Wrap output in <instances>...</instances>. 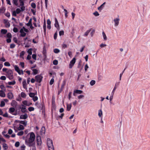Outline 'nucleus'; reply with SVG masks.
I'll return each instance as SVG.
<instances>
[{
  "mask_svg": "<svg viewBox=\"0 0 150 150\" xmlns=\"http://www.w3.org/2000/svg\"><path fill=\"white\" fill-rule=\"evenodd\" d=\"M28 117V115L26 114H25L24 115H21L20 117V119H26Z\"/></svg>",
  "mask_w": 150,
  "mask_h": 150,
  "instance_id": "11",
  "label": "nucleus"
},
{
  "mask_svg": "<svg viewBox=\"0 0 150 150\" xmlns=\"http://www.w3.org/2000/svg\"><path fill=\"white\" fill-rule=\"evenodd\" d=\"M24 134V132H23V131H20V132H18L17 135L18 136H22V135H23Z\"/></svg>",
  "mask_w": 150,
  "mask_h": 150,
  "instance_id": "42",
  "label": "nucleus"
},
{
  "mask_svg": "<svg viewBox=\"0 0 150 150\" xmlns=\"http://www.w3.org/2000/svg\"><path fill=\"white\" fill-rule=\"evenodd\" d=\"M105 2H104L103 4H102L99 7L98 9L100 11L103 8L104 6V5L105 4Z\"/></svg>",
  "mask_w": 150,
  "mask_h": 150,
  "instance_id": "17",
  "label": "nucleus"
},
{
  "mask_svg": "<svg viewBox=\"0 0 150 150\" xmlns=\"http://www.w3.org/2000/svg\"><path fill=\"white\" fill-rule=\"evenodd\" d=\"M22 84L23 88L25 89H27L26 80H24L23 81Z\"/></svg>",
  "mask_w": 150,
  "mask_h": 150,
  "instance_id": "19",
  "label": "nucleus"
},
{
  "mask_svg": "<svg viewBox=\"0 0 150 150\" xmlns=\"http://www.w3.org/2000/svg\"><path fill=\"white\" fill-rule=\"evenodd\" d=\"M35 140L30 138L28 139H26L25 140V144L29 147H31L32 146H34L35 145V143L33 142Z\"/></svg>",
  "mask_w": 150,
  "mask_h": 150,
  "instance_id": "1",
  "label": "nucleus"
},
{
  "mask_svg": "<svg viewBox=\"0 0 150 150\" xmlns=\"http://www.w3.org/2000/svg\"><path fill=\"white\" fill-rule=\"evenodd\" d=\"M0 88L4 90H6V88L3 85H1L0 86Z\"/></svg>",
  "mask_w": 150,
  "mask_h": 150,
  "instance_id": "55",
  "label": "nucleus"
},
{
  "mask_svg": "<svg viewBox=\"0 0 150 150\" xmlns=\"http://www.w3.org/2000/svg\"><path fill=\"white\" fill-rule=\"evenodd\" d=\"M66 80H65L63 81L62 82V84L61 86V89H63L64 88V86H65L66 84Z\"/></svg>",
  "mask_w": 150,
  "mask_h": 150,
  "instance_id": "25",
  "label": "nucleus"
},
{
  "mask_svg": "<svg viewBox=\"0 0 150 150\" xmlns=\"http://www.w3.org/2000/svg\"><path fill=\"white\" fill-rule=\"evenodd\" d=\"M31 7L33 8H36V5L34 3H32L31 4Z\"/></svg>",
  "mask_w": 150,
  "mask_h": 150,
  "instance_id": "49",
  "label": "nucleus"
},
{
  "mask_svg": "<svg viewBox=\"0 0 150 150\" xmlns=\"http://www.w3.org/2000/svg\"><path fill=\"white\" fill-rule=\"evenodd\" d=\"M54 77V76H53V78L52 79H51L50 81V85H52L54 83V80L53 78Z\"/></svg>",
  "mask_w": 150,
  "mask_h": 150,
  "instance_id": "34",
  "label": "nucleus"
},
{
  "mask_svg": "<svg viewBox=\"0 0 150 150\" xmlns=\"http://www.w3.org/2000/svg\"><path fill=\"white\" fill-rule=\"evenodd\" d=\"M33 72V75H35L38 73V70L36 69H32Z\"/></svg>",
  "mask_w": 150,
  "mask_h": 150,
  "instance_id": "22",
  "label": "nucleus"
},
{
  "mask_svg": "<svg viewBox=\"0 0 150 150\" xmlns=\"http://www.w3.org/2000/svg\"><path fill=\"white\" fill-rule=\"evenodd\" d=\"M20 65L22 67V68H24V63L23 62H21L20 64Z\"/></svg>",
  "mask_w": 150,
  "mask_h": 150,
  "instance_id": "59",
  "label": "nucleus"
},
{
  "mask_svg": "<svg viewBox=\"0 0 150 150\" xmlns=\"http://www.w3.org/2000/svg\"><path fill=\"white\" fill-rule=\"evenodd\" d=\"M54 52L55 53H57L60 52V50L58 49H55L54 50Z\"/></svg>",
  "mask_w": 150,
  "mask_h": 150,
  "instance_id": "41",
  "label": "nucleus"
},
{
  "mask_svg": "<svg viewBox=\"0 0 150 150\" xmlns=\"http://www.w3.org/2000/svg\"><path fill=\"white\" fill-rule=\"evenodd\" d=\"M96 83V81L94 80H91L90 82V84L92 86L94 85Z\"/></svg>",
  "mask_w": 150,
  "mask_h": 150,
  "instance_id": "37",
  "label": "nucleus"
},
{
  "mask_svg": "<svg viewBox=\"0 0 150 150\" xmlns=\"http://www.w3.org/2000/svg\"><path fill=\"white\" fill-rule=\"evenodd\" d=\"M6 37L8 38H11L12 35L10 33H8L6 35Z\"/></svg>",
  "mask_w": 150,
  "mask_h": 150,
  "instance_id": "48",
  "label": "nucleus"
},
{
  "mask_svg": "<svg viewBox=\"0 0 150 150\" xmlns=\"http://www.w3.org/2000/svg\"><path fill=\"white\" fill-rule=\"evenodd\" d=\"M64 11L65 12V16L66 18H67V17L68 16V15H67L68 12L67 11L66 9H64Z\"/></svg>",
  "mask_w": 150,
  "mask_h": 150,
  "instance_id": "58",
  "label": "nucleus"
},
{
  "mask_svg": "<svg viewBox=\"0 0 150 150\" xmlns=\"http://www.w3.org/2000/svg\"><path fill=\"white\" fill-rule=\"evenodd\" d=\"M28 110L29 111L31 112L34 110V108L33 107H30L28 108Z\"/></svg>",
  "mask_w": 150,
  "mask_h": 150,
  "instance_id": "45",
  "label": "nucleus"
},
{
  "mask_svg": "<svg viewBox=\"0 0 150 150\" xmlns=\"http://www.w3.org/2000/svg\"><path fill=\"white\" fill-rule=\"evenodd\" d=\"M29 96L30 97L33 98L35 96V94L33 93H30L29 94Z\"/></svg>",
  "mask_w": 150,
  "mask_h": 150,
  "instance_id": "44",
  "label": "nucleus"
},
{
  "mask_svg": "<svg viewBox=\"0 0 150 150\" xmlns=\"http://www.w3.org/2000/svg\"><path fill=\"white\" fill-rule=\"evenodd\" d=\"M0 96L3 97L5 96V94L2 90H0Z\"/></svg>",
  "mask_w": 150,
  "mask_h": 150,
  "instance_id": "21",
  "label": "nucleus"
},
{
  "mask_svg": "<svg viewBox=\"0 0 150 150\" xmlns=\"http://www.w3.org/2000/svg\"><path fill=\"white\" fill-rule=\"evenodd\" d=\"M91 29H90L89 30H87L84 33L83 35V36H87L88 35L89 33L90 32L91 30Z\"/></svg>",
  "mask_w": 150,
  "mask_h": 150,
  "instance_id": "23",
  "label": "nucleus"
},
{
  "mask_svg": "<svg viewBox=\"0 0 150 150\" xmlns=\"http://www.w3.org/2000/svg\"><path fill=\"white\" fill-rule=\"evenodd\" d=\"M32 19L31 18L29 20L28 22L26 24V25L28 26H29L30 25H32Z\"/></svg>",
  "mask_w": 150,
  "mask_h": 150,
  "instance_id": "30",
  "label": "nucleus"
},
{
  "mask_svg": "<svg viewBox=\"0 0 150 150\" xmlns=\"http://www.w3.org/2000/svg\"><path fill=\"white\" fill-rule=\"evenodd\" d=\"M15 111V109L13 107H11L9 108L8 112L9 113L14 115H16V114H13V113Z\"/></svg>",
  "mask_w": 150,
  "mask_h": 150,
  "instance_id": "8",
  "label": "nucleus"
},
{
  "mask_svg": "<svg viewBox=\"0 0 150 150\" xmlns=\"http://www.w3.org/2000/svg\"><path fill=\"white\" fill-rule=\"evenodd\" d=\"M98 115L100 117H101L103 115V112L101 109L98 110Z\"/></svg>",
  "mask_w": 150,
  "mask_h": 150,
  "instance_id": "27",
  "label": "nucleus"
},
{
  "mask_svg": "<svg viewBox=\"0 0 150 150\" xmlns=\"http://www.w3.org/2000/svg\"><path fill=\"white\" fill-rule=\"evenodd\" d=\"M7 97L9 99H12L13 97V93L11 92L8 93L7 94Z\"/></svg>",
  "mask_w": 150,
  "mask_h": 150,
  "instance_id": "14",
  "label": "nucleus"
},
{
  "mask_svg": "<svg viewBox=\"0 0 150 150\" xmlns=\"http://www.w3.org/2000/svg\"><path fill=\"white\" fill-rule=\"evenodd\" d=\"M20 145V143L19 142H16L15 144V146L16 147H18Z\"/></svg>",
  "mask_w": 150,
  "mask_h": 150,
  "instance_id": "53",
  "label": "nucleus"
},
{
  "mask_svg": "<svg viewBox=\"0 0 150 150\" xmlns=\"http://www.w3.org/2000/svg\"><path fill=\"white\" fill-rule=\"evenodd\" d=\"M1 33L2 34H6L7 32V30L6 29H2L1 30Z\"/></svg>",
  "mask_w": 150,
  "mask_h": 150,
  "instance_id": "28",
  "label": "nucleus"
},
{
  "mask_svg": "<svg viewBox=\"0 0 150 150\" xmlns=\"http://www.w3.org/2000/svg\"><path fill=\"white\" fill-rule=\"evenodd\" d=\"M20 6H23L24 5V3L23 0H19Z\"/></svg>",
  "mask_w": 150,
  "mask_h": 150,
  "instance_id": "47",
  "label": "nucleus"
},
{
  "mask_svg": "<svg viewBox=\"0 0 150 150\" xmlns=\"http://www.w3.org/2000/svg\"><path fill=\"white\" fill-rule=\"evenodd\" d=\"M14 68L15 71H16L17 72H18L19 70H20L18 66L16 65H15L14 66Z\"/></svg>",
  "mask_w": 150,
  "mask_h": 150,
  "instance_id": "32",
  "label": "nucleus"
},
{
  "mask_svg": "<svg viewBox=\"0 0 150 150\" xmlns=\"http://www.w3.org/2000/svg\"><path fill=\"white\" fill-rule=\"evenodd\" d=\"M21 96L23 98H25L26 96V94L23 92H22L21 93Z\"/></svg>",
  "mask_w": 150,
  "mask_h": 150,
  "instance_id": "39",
  "label": "nucleus"
},
{
  "mask_svg": "<svg viewBox=\"0 0 150 150\" xmlns=\"http://www.w3.org/2000/svg\"><path fill=\"white\" fill-rule=\"evenodd\" d=\"M7 76L10 80H11L13 78V72L10 69L8 70L7 72Z\"/></svg>",
  "mask_w": 150,
  "mask_h": 150,
  "instance_id": "3",
  "label": "nucleus"
},
{
  "mask_svg": "<svg viewBox=\"0 0 150 150\" xmlns=\"http://www.w3.org/2000/svg\"><path fill=\"white\" fill-rule=\"evenodd\" d=\"M24 129V128L23 126L21 125H20L19 126V127L18 128V129L19 130H23Z\"/></svg>",
  "mask_w": 150,
  "mask_h": 150,
  "instance_id": "24",
  "label": "nucleus"
},
{
  "mask_svg": "<svg viewBox=\"0 0 150 150\" xmlns=\"http://www.w3.org/2000/svg\"><path fill=\"white\" fill-rule=\"evenodd\" d=\"M43 54L44 55V56L45 57H46V51L45 49H44L43 51Z\"/></svg>",
  "mask_w": 150,
  "mask_h": 150,
  "instance_id": "60",
  "label": "nucleus"
},
{
  "mask_svg": "<svg viewBox=\"0 0 150 150\" xmlns=\"http://www.w3.org/2000/svg\"><path fill=\"white\" fill-rule=\"evenodd\" d=\"M76 61V59L75 58H73L71 61L70 62L69 64V68L71 69L72 68L75 64Z\"/></svg>",
  "mask_w": 150,
  "mask_h": 150,
  "instance_id": "6",
  "label": "nucleus"
},
{
  "mask_svg": "<svg viewBox=\"0 0 150 150\" xmlns=\"http://www.w3.org/2000/svg\"><path fill=\"white\" fill-rule=\"evenodd\" d=\"M26 106H29L30 105H28V102L27 100H24L22 102Z\"/></svg>",
  "mask_w": 150,
  "mask_h": 150,
  "instance_id": "38",
  "label": "nucleus"
},
{
  "mask_svg": "<svg viewBox=\"0 0 150 150\" xmlns=\"http://www.w3.org/2000/svg\"><path fill=\"white\" fill-rule=\"evenodd\" d=\"M20 33H21L20 36L22 37H24L26 35V33L23 31V28H21L20 30Z\"/></svg>",
  "mask_w": 150,
  "mask_h": 150,
  "instance_id": "9",
  "label": "nucleus"
},
{
  "mask_svg": "<svg viewBox=\"0 0 150 150\" xmlns=\"http://www.w3.org/2000/svg\"><path fill=\"white\" fill-rule=\"evenodd\" d=\"M5 105V103L3 101H1V102L0 106L1 107H3Z\"/></svg>",
  "mask_w": 150,
  "mask_h": 150,
  "instance_id": "43",
  "label": "nucleus"
},
{
  "mask_svg": "<svg viewBox=\"0 0 150 150\" xmlns=\"http://www.w3.org/2000/svg\"><path fill=\"white\" fill-rule=\"evenodd\" d=\"M58 63V61L57 60H54L53 61V63L54 65H56Z\"/></svg>",
  "mask_w": 150,
  "mask_h": 150,
  "instance_id": "54",
  "label": "nucleus"
},
{
  "mask_svg": "<svg viewBox=\"0 0 150 150\" xmlns=\"http://www.w3.org/2000/svg\"><path fill=\"white\" fill-rule=\"evenodd\" d=\"M93 14L96 16H98L99 15V14L97 11H96L93 13Z\"/></svg>",
  "mask_w": 150,
  "mask_h": 150,
  "instance_id": "52",
  "label": "nucleus"
},
{
  "mask_svg": "<svg viewBox=\"0 0 150 150\" xmlns=\"http://www.w3.org/2000/svg\"><path fill=\"white\" fill-rule=\"evenodd\" d=\"M120 19L119 18H117L114 19L113 21L115 23V26H117L119 24Z\"/></svg>",
  "mask_w": 150,
  "mask_h": 150,
  "instance_id": "10",
  "label": "nucleus"
},
{
  "mask_svg": "<svg viewBox=\"0 0 150 150\" xmlns=\"http://www.w3.org/2000/svg\"><path fill=\"white\" fill-rule=\"evenodd\" d=\"M5 9L4 7H2L0 8V13H3L4 12Z\"/></svg>",
  "mask_w": 150,
  "mask_h": 150,
  "instance_id": "35",
  "label": "nucleus"
},
{
  "mask_svg": "<svg viewBox=\"0 0 150 150\" xmlns=\"http://www.w3.org/2000/svg\"><path fill=\"white\" fill-rule=\"evenodd\" d=\"M18 121L20 123L22 124L25 126H26L27 124V122L25 120H18Z\"/></svg>",
  "mask_w": 150,
  "mask_h": 150,
  "instance_id": "18",
  "label": "nucleus"
},
{
  "mask_svg": "<svg viewBox=\"0 0 150 150\" xmlns=\"http://www.w3.org/2000/svg\"><path fill=\"white\" fill-rule=\"evenodd\" d=\"M8 83L9 85H14L15 84L16 81H12L9 82H8Z\"/></svg>",
  "mask_w": 150,
  "mask_h": 150,
  "instance_id": "33",
  "label": "nucleus"
},
{
  "mask_svg": "<svg viewBox=\"0 0 150 150\" xmlns=\"http://www.w3.org/2000/svg\"><path fill=\"white\" fill-rule=\"evenodd\" d=\"M38 107L40 108L42 110H43L45 109V104L44 103H41L38 104Z\"/></svg>",
  "mask_w": 150,
  "mask_h": 150,
  "instance_id": "13",
  "label": "nucleus"
},
{
  "mask_svg": "<svg viewBox=\"0 0 150 150\" xmlns=\"http://www.w3.org/2000/svg\"><path fill=\"white\" fill-rule=\"evenodd\" d=\"M13 31L15 33H17L18 31V28L16 27H14L13 29Z\"/></svg>",
  "mask_w": 150,
  "mask_h": 150,
  "instance_id": "64",
  "label": "nucleus"
},
{
  "mask_svg": "<svg viewBox=\"0 0 150 150\" xmlns=\"http://www.w3.org/2000/svg\"><path fill=\"white\" fill-rule=\"evenodd\" d=\"M116 84L115 85V86H114V87L112 90V94H113V95H114V92H115V90L117 88V87L116 86Z\"/></svg>",
  "mask_w": 150,
  "mask_h": 150,
  "instance_id": "46",
  "label": "nucleus"
},
{
  "mask_svg": "<svg viewBox=\"0 0 150 150\" xmlns=\"http://www.w3.org/2000/svg\"><path fill=\"white\" fill-rule=\"evenodd\" d=\"M102 35L104 39L105 40H107V38L105 33L104 32H102Z\"/></svg>",
  "mask_w": 150,
  "mask_h": 150,
  "instance_id": "31",
  "label": "nucleus"
},
{
  "mask_svg": "<svg viewBox=\"0 0 150 150\" xmlns=\"http://www.w3.org/2000/svg\"><path fill=\"white\" fill-rule=\"evenodd\" d=\"M32 49L30 48L27 51L28 53L30 55H31L32 54Z\"/></svg>",
  "mask_w": 150,
  "mask_h": 150,
  "instance_id": "36",
  "label": "nucleus"
},
{
  "mask_svg": "<svg viewBox=\"0 0 150 150\" xmlns=\"http://www.w3.org/2000/svg\"><path fill=\"white\" fill-rule=\"evenodd\" d=\"M22 106H23V107H22V108L20 107V108L21 109V110L22 112L25 113L27 111L26 109L25 108V107L24 106V105H22Z\"/></svg>",
  "mask_w": 150,
  "mask_h": 150,
  "instance_id": "15",
  "label": "nucleus"
},
{
  "mask_svg": "<svg viewBox=\"0 0 150 150\" xmlns=\"http://www.w3.org/2000/svg\"><path fill=\"white\" fill-rule=\"evenodd\" d=\"M71 107V104H67V110L68 111H70Z\"/></svg>",
  "mask_w": 150,
  "mask_h": 150,
  "instance_id": "20",
  "label": "nucleus"
},
{
  "mask_svg": "<svg viewBox=\"0 0 150 150\" xmlns=\"http://www.w3.org/2000/svg\"><path fill=\"white\" fill-rule=\"evenodd\" d=\"M45 127L44 126H43L41 128L40 133L41 135H42L43 134H44L45 133Z\"/></svg>",
  "mask_w": 150,
  "mask_h": 150,
  "instance_id": "12",
  "label": "nucleus"
},
{
  "mask_svg": "<svg viewBox=\"0 0 150 150\" xmlns=\"http://www.w3.org/2000/svg\"><path fill=\"white\" fill-rule=\"evenodd\" d=\"M72 95V92H69L68 94V98L69 100H70L71 98V96Z\"/></svg>",
  "mask_w": 150,
  "mask_h": 150,
  "instance_id": "61",
  "label": "nucleus"
},
{
  "mask_svg": "<svg viewBox=\"0 0 150 150\" xmlns=\"http://www.w3.org/2000/svg\"><path fill=\"white\" fill-rule=\"evenodd\" d=\"M29 138L35 140V135L33 132H32L30 133Z\"/></svg>",
  "mask_w": 150,
  "mask_h": 150,
  "instance_id": "16",
  "label": "nucleus"
},
{
  "mask_svg": "<svg viewBox=\"0 0 150 150\" xmlns=\"http://www.w3.org/2000/svg\"><path fill=\"white\" fill-rule=\"evenodd\" d=\"M43 78L41 74L37 75L35 77V81L38 83H40L41 82Z\"/></svg>",
  "mask_w": 150,
  "mask_h": 150,
  "instance_id": "4",
  "label": "nucleus"
},
{
  "mask_svg": "<svg viewBox=\"0 0 150 150\" xmlns=\"http://www.w3.org/2000/svg\"><path fill=\"white\" fill-rule=\"evenodd\" d=\"M55 23L54 24L55 27L57 28L58 30H59V27L58 21L56 18H55Z\"/></svg>",
  "mask_w": 150,
  "mask_h": 150,
  "instance_id": "7",
  "label": "nucleus"
},
{
  "mask_svg": "<svg viewBox=\"0 0 150 150\" xmlns=\"http://www.w3.org/2000/svg\"><path fill=\"white\" fill-rule=\"evenodd\" d=\"M21 11V10L19 8H17L16 10V12L17 14H19Z\"/></svg>",
  "mask_w": 150,
  "mask_h": 150,
  "instance_id": "51",
  "label": "nucleus"
},
{
  "mask_svg": "<svg viewBox=\"0 0 150 150\" xmlns=\"http://www.w3.org/2000/svg\"><path fill=\"white\" fill-rule=\"evenodd\" d=\"M4 65L6 66L9 67L10 66V64L8 62H6L4 63Z\"/></svg>",
  "mask_w": 150,
  "mask_h": 150,
  "instance_id": "50",
  "label": "nucleus"
},
{
  "mask_svg": "<svg viewBox=\"0 0 150 150\" xmlns=\"http://www.w3.org/2000/svg\"><path fill=\"white\" fill-rule=\"evenodd\" d=\"M36 142L37 146H40L41 145L42 142L41 137L38 134L36 136Z\"/></svg>",
  "mask_w": 150,
  "mask_h": 150,
  "instance_id": "5",
  "label": "nucleus"
},
{
  "mask_svg": "<svg viewBox=\"0 0 150 150\" xmlns=\"http://www.w3.org/2000/svg\"><path fill=\"white\" fill-rule=\"evenodd\" d=\"M25 52L24 51H22L20 53V56L21 57L22 56H23L24 54H25Z\"/></svg>",
  "mask_w": 150,
  "mask_h": 150,
  "instance_id": "57",
  "label": "nucleus"
},
{
  "mask_svg": "<svg viewBox=\"0 0 150 150\" xmlns=\"http://www.w3.org/2000/svg\"><path fill=\"white\" fill-rule=\"evenodd\" d=\"M33 99L34 102H35L38 100V98L37 96H34L33 97Z\"/></svg>",
  "mask_w": 150,
  "mask_h": 150,
  "instance_id": "56",
  "label": "nucleus"
},
{
  "mask_svg": "<svg viewBox=\"0 0 150 150\" xmlns=\"http://www.w3.org/2000/svg\"><path fill=\"white\" fill-rule=\"evenodd\" d=\"M47 144L49 150H54L53 142L50 138L47 139Z\"/></svg>",
  "mask_w": 150,
  "mask_h": 150,
  "instance_id": "2",
  "label": "nucleus"
},
{
  "mask_svg": "<svg viewBox=\"0 0 150 150\" xmlns=\"http://www.w3.org/2000/svg\"><path fill=\"white\" fill-rule=\"evenodd\" d=\"M0 79L2 80H5L6 79V77L5 76H2L0 77Z\"/></svg>",
  "mask_w": 150,
  "mask_h": 150,
  "instance_id": "63",
  "label": "nucleus"
},
{
  "mask_svg": "<svg viewBox=\"0 0 150 150\" xmlns=\"http://www.w3.org/2000/svg\"><path fill=\"white\" fill-rule=\"evenodd\" d=\"M3 148L5 150H7L8 148L7 145L6 143H4L3 144Z\"/></svg>",
  "mask_w": 150,
  "mask_h": 150,
  "instance_id": "29",
  "label": "nucleus"
},
{
  "mask_svg": "<svg viewBox=\"0 0 150 150\" xmlns=\"http://www.w3.org/2000/svg\"><path fill=\"white\" fill-rule=\"evenodd\" d=\"M18 0H13V3L16 6H18V4L17 3Z\"/></svg>",
  "mask_w": 150,
  "mask_h": 150,
  "instance_id": "40",
  "label": "nucleus"
},
{
  "mask_svg": "<svg viewBox=\"0 0 150 150\" xmlns=\"http://www.w3.org/2000/svg\"><path fill=\"white\" fill-rule=\"evenodd\" d=\"M17 13L15 11H14L13 12L12 15L13 16H16L17 15Z\"/></svg>",
  "mask_w": 150,
  "mask_h": 150,
  "instance_id": "62",
  "label": "nucleus"
},
{
  "mask_svg": "<svg viewBox=\"0 0 150 150\" xmlns=\"http://www.w3.org/2000/svg\"><path fill=\"white\" fill-rule=\"evenodd\" d=\"M74 93H76L80 94L83 93V91L80 90H74Z\"/></svg>",
  "mask_w": 150,
  "mask_h": 150,
  "instance_id": "26",
  "label": "nucleus"
}]
</instances>
